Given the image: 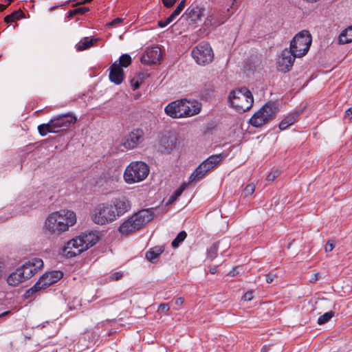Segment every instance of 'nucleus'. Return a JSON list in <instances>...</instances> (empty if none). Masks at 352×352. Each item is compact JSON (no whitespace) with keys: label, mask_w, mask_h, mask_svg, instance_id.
I'll use <instances>...</instances> for the list:
<instances>
[{"label":"nucleus","mask_w":352,"mask_h":352,"mask_svg":"<svg viewBox=\"0 0 352 352\" xmlns=\"http://www.w3.org/2000/svg\"><path fill=\"white\" fill-rule=\"evenodd\" d=\"M181 12L178 11L177 9H175V10L172 12V14L170 15L173 19H175L176 16H177Z\"/></svg>","instance_id":"53"},{"label":"nucleus","mask_w":352,"mask_h":352,"mask_svg":"<svg viewBox=\"0 0 352 352\" xmlns=\"http://www.w3.org/2000/svg\"><path fill=\"white\" fill-rule=\"evenodd\" d=\"M162 58V51L159 47H153L146 50L141 58V62L146 65L159 63Z\"/></svg>","instance_id":"16"},{"label":"nucleus","mask_w":352,"mask_h":352,"mask_svg":"<svg viewBox=\"0 0 352 352\" xmlns=\"http://www.w3.org/2000/svg\"><path fill=\"white\" fill-rule=\"evenodd\" d=\"M99 240L96 232L83 233L69 241L63 248V254L67 258L74 257L94 245Z\"/></svg>","instance_id":"3"},{"label":"nucleus","mask_w":352,"mask_h":352,"mask_svg":"<svg viewBox=\"0 0 352 352\" xmlns=\"http://www.w3.org/2000/svg\"><path fill=\"white\" fill-rule=\"evenodd\" d=\"M261 352H267V349L265 347H263L261 350Z\"/></svg>","instance_id":"58"},{"label":"nucleus","mask_w":352,"mask_h":352,"mask_svg":"<svg viewBox=\"0 0 352 352\" xmlns=\"http://www.w3.org/2000/svg\"><path fill=\"white\" fill-rule=\"evenodd\" d=\"M182 100L184 103L182 106L184 107V111H185L184 118L193 116L201 111V104L198 101L195 100H188L186 98L182 99Z\"/></svg>","instance_id":"19"},{"label":"nucleus","mask_w":352,"mask_h":352,"mask_svg":"<svg viewBox=\"0 0 352 352\" xmlns=\"http://www.w3.org/2000/svg\"><path fill=\"white\" fill-rule=\"evenodd\" d=\"M209 170L200 164L190 176V182H195L203 179Z\"/></svg>","instance_id":"24"},{"label":"nucleus","mask_w":352,"mask_h":352,"mask_svg":"<svg viewBox=\"0 0 352 352\" xmlns=\"http://www.w3.org/2000/svg\"><path fill=\"white\" fill-rule=\"evenodd\" d=\"M164 249L161 246H155L150 249L146 254V258L154 263L155 261L159 257V256L163 252Z\"/></svg>","instance_id":"26"},{"label":"nucleus","mask_w":352,"mask_h":352,"mask_svg":"<svg viewBox=\"0 0 352 352\" xmlns=\"http://www.w3.org/2000/svg\"><path fill=\"white\" fill-rule=\"evenodd\" d=\"M186 6V0H182L177 6L175 9H177L180 12L184 10Z\"/></svg>","instance_id":"47"},{"label":"nucleus","mask_w":352,"mask_h":352,"mask_svg":"<svg viewBox=\"0 0 352 352\" xmlns=\"http://www.w3.org/2000/svg\"><path fill=\"white\" fill-rule=\"evenodd\" d=\"M76 222L75 212L69 210H60L51 213L45 219L44 231L55 236L67 231Z\"/></svg>","instance_id":"2"},{"label":"nucleus","mask_w":352,"mask_h":352,"mask_svg":"<svg viewBox=\"0 0 352 352\" xmlns=\"http://www.w3.org/2000/svg\"><path fill=\"white\" fill-rule=\"evenodd\" d=\"M76 120L77 118L72 113L61 114L52 118L47 123L38 125V131L41 136H45L50 133H58L67 129Z\"/></svg>","instance_id":"5"},{"label":"nucleus","mask_w":352,"mask_h":352,"mask_svg":"<svg viewBox=\"0 0 352 352\" xmlns=\"http://www.w3.org/2000/svg\"><path fill=\"white\" fill-rule=\"evenodd\" d=\"M280 174V171L278 170H275L272 171L267 176L266 179L269 182L274 181L276 177H278Z\"/></svg>","instance_id":"38"},{"label":"nucleus","mask_w":352,"mask_h":352,"mask_svg":"<svg viewBox=\"0 0 352 352\" xmlns=\"http://www.w3.org/2000/svg\"><path fill=\"white\" fill-rule=\"evenodd\" d=\"M296 58L300 57L296 56L295 53L290 48H286L283 50L281 57L278 62L280 70L285 72L289 71L294 65Z\"/></svg>","instance_id":"14"},{"label":"nucleus","mask_w":352,"mask_h":352,"mask_svg":"<svg viewBox=\"0 0 352 352\" xmlns=\"http://www.w3.org/2000/svg\"><path fill=\"white\" fill-rule=\"evenodd\" d=\"M8 5H3V4H0V12H2L8 6Z\"/></svg>","instance_id":"55"},{"label":"nucleus","mask_w":352,"mask_h":352,"mask_svg":"<svg viewBox=\"0 0 352 352\" xmlns=\"http://www.w3.org/2000/svg\"><path fill=\"white\" fill-rule=\"evenodd\" d=\"M186 236H187V234L185 231L180 232L177 235L175 239L172 241L171 245H172L173 248H178L179 245H180V243L185 240Z\"/></svg>","instance_id":"33"},{"label":"nucleus","mask_w":352,"mask_h":352,"mask_svg":"<svg viewBox=\"0 0 352 352\" xmlns=\"http://www.w3.org/2000/svg\"><path fill=\"white\" fill-rule=\"evenodd\" d=\"M210 272L212 274H215L217 272V267L216 266H212L210 267Z\"/></svg>","instance_id":"54"},{"label":"nucleus","mask_w":352,"mask_h":352,"mask_svg":"<svg viewBox=\"0 0 352 352\" xmlns=\"http://www.w3.org/2000/svg\"><path fill=\"white\" fill-rule=\"evenodd\" d=\"M118 62V64L120 67H127L131 63V57L128 54H124L120 56Z\"/></svg>","instance_id":"32"},{"label":"nucleus","mask_w":352,"mask_h":352,"mask_svg":"<svg viewBox=\"0 0 352 352\" xmlns=\"http://www.w3.org/2000/svg\"><path fill=\"white\" fill-rule=\"evenodd\" d=\"M149 168L142 162H133L125 169L124 179L127 184H133L144 180L148 175Z\"/></svg>","instance_id":"7"},{"label":"nucleus","mask_w":352,"mask_h":352,"mask_svg":"<svg viewBox=\"0 0 352 352\" xmlns=\"http://www.w3.org/2000/svg\"><path fill=\"white\" fill-rule=\"evenodd\" d=\"M25 278L21 274L19 268H17L15 272L11 273L7 278V283L12 286H16L23 282Z\"/></svg>","instance_id":"23"},{"label":"nucleus","mask_w":352,"mask_h":352,"mask_svg":"<svg viewBox=\"0 0 352 352\" xmlns=\"http://www.w3.org/2000/svg\"><path fill=\"white\" fill-rule=\"evenodd\" d=\"M254 190H255V185L253 184H250L245 186V188H244V190L242 192V195L245 197H247L250 195H252L254 193Z\"/></svg>","instance_id":"37"},{"label":"nucleus","mask_w":352,"mask_h":352,"mask_svg":"<svg viewBox=\"0 0 352 352\" xmlns=\"http://www.w3.org/2000/svg\"><path fill=\"white\" fill-rule=\"evenodd\" d=\"M170 309L168 304L162 303L159 306L158 311L166 313Z\"/></svg>","instance_id":"44"},{"label":"nucleus","mask_w":352,"mask_h":352,"mask_svg":"<svg viewBox=\"0 0 352 352\" xmlns=\"http://www.w3.org/2000/svg\"><path fill=\"white\" fill-rule=\"evenodd\" d=\"M195 61L199 65H206L214 58V53L209 43L201 42L195 47L191 52Z\"/></svg>","instance_id":"10"},{"label":"nucleus","mask_w":352,"mask_h":352,"mask_svg":"<svg viewBox=\"0 0 352 352\" xmlns=\"http://www.w3.org/2000/svg\"><path fill=\"white\" fill-rule=\"evenodd\" d=\"M177 139L175 137L164 136L160 141L158 151L162 153H170L176 147Z\"/></svg>","instance_id":"21"},{"label":"nucleus","mask_w":352,"mask_h":352,"mask_svg":"<svg viewBox=\"0 0 352 352\" xmlns=\"http://www.w3.org/2000/svg\"><path fill=\"white\" fill-rule=\"evenodd\" d=\"M333 316V312L329 311L320 316L318 319V323L319 324H323L327 322Z\"/></svg>","instance_id":"35"},{"label":"nucleus","mask_w":352,"mask_h":352,"mask_svg":"<svg viewBox=\"0 0 352 352\" xmlns=\"http://www.w3.org/2000/svg\"><path fill=\"white\" fill-rule=\"evenodd\" d=\"M225 156L226 155L223 153L212 155L204 160L201 164L210 171L215 168L225 157Z\"/></svg>","instance_id":"22"},{"label":"nucleus","mask_w":352,"mask_h":352,"mask_svg":"<svg viewBox=\"0 0 352 352\" xmlns=\"http://www.w3.org/2000/svg\"><path fill=\"white\" fill-rule=\"evenodd\" d=\"M228 17L224 16L223 12L214 10L206 18L204 24L206 26L217 27L224 23Z\"/></svg>","instance_id":"18"},{"label":"nucleus","mask_w":352,"mask_h":352,"mask_svg":"<svg viewBox=\"0 0 352 352\" xmlns=\"http://www.w3.org/2000/svg\"><path fill=\"white\" fill-rule=\"evenodd\" d=\"M253 292L252 291L247 292L243 296V299L246 301H250L253 298Z\"/></svg>","instance_id":"43"},{"label":"nucleus","mask_w":352,"mask_h":352,"mask_svg":"<svg viewBox=\"0 0 352 352\" xmlns=\"http://www.w3.org/2000/svg\"><path fill=\"white\" fill-rule=\"evenodd\" d=\"M352 42V26L349 27L339 36V43L346 44Z\"/></svg>","instance_id":"27"},{"label":"nucleus","mask_w":352,"mask_h":352,"mask_svg":"<svg viewBox=\"0 0 352 352\" xmlns=\"http://www.w3.org/2000/svg\"><path fill=\"white\" fill-rule=\"evenodd\" d=\"M146 76V74L144 73H139L133 79H131V85L134 90L138 89L140 87Z\"/></svg>","instance_id":"30"},{"label":"nucleus","mask_w":352,"mask_h":352,"mask_svg":"<svg viewBox=\"0 0 352 352\" xmlns=\"http://www.w3.org/2000/svg\"><path fill=\"white\" fill-rule=\"evenodd\" d=\"M153 219L151 209H144L133 214L119 227V232L125 236L142 229Z\"/></svg>","instance_id":"4"},{"label":"nucleus","mask_w":352,"mask_h":352,"mask_svg":"<svg viewBox=\"0 0 352 352\" xmlns=\"http://www.w3.org/2000/svg\"><path fill=\"white\" fill-rule=\"evenodd\" d=\"M168 25V22H166V19L164 21V20H160V21H158V25L160 28H164V27H166Z\"/></svg>","instance_id":"51"},{"label":"nucleus","mask_w":352,"mask_h":352,"mask_svg":"<svg viewBox=\"0 0 352 352\" xmlns=\"http://www.w3.org/2000/svg\"><path fill=\"white\" fill-rule=\"evenodd\" d=\"M123 19L122 18H116L107 23V25L109 27H116L118 25L120 24L122 22Z\"/></svg>","instance_id":"40"},{"label":"nucleus","mask_w":352,"mask_h":352,"mask_svg":"<svg viewBox=\"0 0 352 352\" xmlns=\"http://www.w3.org/2000/svg\"><path fill=\"white\" fill-rule=\"evenodd\" d=\"M89 10V8L80 7L72 10H69L68 14L69 17H72L76 14H84Z\"/></svg>","instance_id":"34"},{"label":"nucleus","mask_w":352,"mask_h":352,"mask_svg":"<svg viewBox=\"0 0 352 352\" xmlns=\"http://www.w3.org/2000/svg\"><path fill=\"white\" fill-rule=\"evenodd\" d=\"M5 265L4 263L0 261V278L2 277L4 274Z\"/></svg>","instance_id":"52"},{"label":"nucleus","mask_w":352,"mask_h":352,"mask_svg":"<svg viewBox=\"0 0 352 352\" xmlns=\"http://www.w3.org/2000/svg\"><path fill=\"white\" fill-rule=\"evenodd\" d=\"M219 249V243H214L208 249L207 251V258L210 259V261H212L217 256Z\"/></svg>","instance_id":"31"},{"label":"nucleus","mask_w":352,"mask_h":352,"mask_svg":"<svg viewBox=\"0 0 352 352\" xmlns=\"http://www.w3.org/2000/svg\"><path fill=\"white\" fill-rule=\"evenodd\" d=\"M205 8L202 6L197 5H191L187 8L184 14L182 15V18L184 20L188 21L190 23H195L198 21H200L204 15Z\"/></svg>","instance_id":"15"},{"label":"nucleus","mask_w":352,"mask_h":352,"mask_svg":"<svg viewBox=\"0 0 352 352\" xmlns=\"http://www.w3.org/2000/svg\"><path fill=\"white\" fill-rule=\"evenodd\" d=\"M96 41V39H89L87 37L83 38V40L80 41L79 43L76 45V50L78 51H82L89 48L93 45L94 43Z\"/></svg>","instance_id":"28"},{"label":"nucleus","mask_w":352,"mask_h":352,"mask_svg":"<svg viewBox=\"0 0 352 352\" xmlns=\"http://www.w3.org/2000/svg\"><path fill=\"white\" fill-rule=\"evenodd\" d=\"M63 276L60 271H52L43 274L35 285L27 291L28 296L58 282Z\"/></svg>","instance_id":"11"},{"label":"nucleus","mask_w":352,"mask_h":352,"mask_svg":"<svg viewBox=\"0 0 352 352\" xmlns=\"http://www.w3.org/2000/svg\"><path fill=\"white\" fill-rule=\"evenodd\" d=\"M319 277H320V274L318 273L314 274L311 276L309 281L311 283H315L316 281H317L319 279Z\"/></svg>","instance_id":"50"},{"label":"nucleus","mask_w":352,"mask_h":352,"mask_svg":"<svg viewBox=\"0 0 352 352\" xmlns=\"http://www.w3.org/2000/svg\"><path fill=\"white\" fill-rule=\"evenodd\" d=\"M276 112V105L274 103L267 102L252 116L250 123L254 127H260L273 120Z\"/></svg>","instance_id":"9"},{"label":"nucleus","mask_w":352,"mask_h":352,"mask_svg":"<svg viewBox=\"0 0 352 352\" xmlns=\"http://www.w3.org/2000/svg\"><path fill=\"white\" fill-rule=\"evenodd\" d=\"M124 77L123 69L118 64V61H116L109 68V80L116 85H120L122 82Z\"/></svg>","instance_id":"20"},{"label":"nucleus","mask_w":352,"mask_h":352,"mask_svg":"<svg viewBox=\"0 0 352 352\" xmlns=\"http://www.w3.org/2000/svg\"><path fill=\"white\" fill-rule=\"evenodd\" d=\"M131 206V202L126 197L100 203L91 210L90 219L99 226L110 224L129 211Z\"/></svg>","instance_id":"1"},{"label":"nucleus","mask_w":352,"mask_h":352,"mask_svg":"<svg viewBox=\"0 0 352 352\" xmlns=\"http://www.w3.org/2000/svg\"><path fill=\"white\" fill-rule=\"evenodd\" d=\"M123 276V272H116L113 273L110 276V279L112 280H118L121 279Z\"/></svg>","instance_id":"39"},{"label":"nucleus","mask_w":352,"mask_h":352,"mask_svg":"<svg viewBox=\"0 0 352 352\" xmlns=\"http://www.w3.org/2000/svg\"><path fill=\"white\" fill-rule=\"evenodd\" d=\"M164 6L166 8L172 7L177 0H162Z\"/></svg>","instance_id":"45"},{"label":"nucleus","mask_w":352,"mask_h":352,"mask_svg":"<svg viewBox=\"0 0 352 352\" xmlns=\"http://www.w3.org/2000/svg\"><path fill=\"white\" fill-rule=\"evenodd\" d=\"M43 267V261L41 258H34L25 262L19 267L25 280L32 277L37 272Z\"/></svg>","instance_id":"12"},{"label":"nucleus","mask_w":352,"mask_h":352,"mask_svg":"<svg viewBox=\"0 0 352 352\" xmlns=\"http://www.w3.org/2000/svg\"><path fill=\"white\" fill-rule=\"evenodd\" d=\"M275 277H276V275H275V274H271V273H270V274H266V275H265V280H266V282H267V283H271L274 280V278H275Z\"/></svg>","instance_id":"46"},{"label":"nucleus","mask_w":352,"mask_h":352,"mask_svg":"<svg viewBox=\"0 0 352 352\" xmlns=\"http://www.w3.org/2000/svg\"><path fill=\"white\" fill-rule=\"evenodd\" d=\"M24 17V13L21 10H18L13 12L12 14L7 15L4 18V21L7 23H12L15 20H19Z\"/></svg>","instance_id":"29"},{"label":"nucleus","mask_w":352,"mask_h":352,"mask_svg":"<svg viewBox=\"0 0 352 352\" xmlns=\"http://www.w3.org/2000/svg\"><path fill=\"white\" fill-rule=\"evenodd\" d=\"M334 247L335 245L333 242L329 240L327 242L324 249L326 252H331L333 250Z\"/></svg>","instance_id":"41"},{"label":"nucleus","mask_w":352,"mask_h":352,"mask_svg":"<svg viewBox=\"0 0 352 352\" xmlns=\"http://www.w3.org/2000/svg\"><path fill=\"white\" fill-rule=\"evenodd\" d=\"M344 117L349 120L352 118V108H349L345 111Z\"/></svg>","instance_id":"48"},{"label":"nucleus","mask_w":352,"mask_h":352,"mask_svg":"<svg viewBox=\"0 0 352 352\" xmlns=\"http://www.w3.org/2000/svg\"><path fill=\"white\" fill-rule=\"evenodd\" d=\"M299 116L298 113H295L285 117L279 124V129L280 130H285L290 125L294 124L298 119Z\"/></svg>","instance_id":"25"},{"label":"nucleus","mask_w":352,"mask_h":352,"mask_svg":"<svg viewBox=\"0 0 352 352\" xmlns=\"http://www.w3.org/2000/svg\"><path fill=\"white\" fill-rule=\"evenodd\" d=\"M166 22H168V23H170L174 19H173L170 16H169L168 18L166 19Z\"/></svg>","instance_id":"56"},{"label":"nucleus","mask_w":352,"mask_h":352,"mask_svg":"<svg viewBox=\"0 0 352 352\" xmlns=\"http://www.w3.org/2000/svg\"><path fill=\"white\" fill-rule=\"evenodd\" d=\"M228 100L231 107L240 113L250 110L254 102L252 92L245 87L232 91Z\"/></svg>","instance_id":"6"},{"label":"nucleus","mask_w":352,"mask_h":352,"mask_svg":"<svg viewBox=\"0 0 352 352\" xmlns=\"http://www.w3.org/2000/svg\"><path fill=\"white\" fill-rule=\"evenodd\" d=\"M184 302V299L182 297H179L177 298L175 301V309H179V307L183 305Z\"/></svg>","instance_id":"42"},{"label":"nucleus","mask_w":352,"mask_h":352,"mask_svg":"<svg viewBox=\"0 0 352 352\" xmlns=\"http://www.w3.org/2000/svg\"><path fill=\"white\" fill-rule=\"evenodd\" d=\"M182 99L175 100L166 106L164 111L166 114L173 118H184V112Z\"/></svg>","instance_id":"17"},{"label":"nucleus","mask_w":352,"mask_h":352,"mask_svg":"<svg viewBox=\"0 0 352 352\" xmlns=\"http://www.w3.org/2000/svg\"><path fill=\"white\" fill-rule=\"evenodd\" d=\"M6 1L8 3V5H10L11 3V2H12L14 0H6Z\"/></svg>","instance_id":"57"},{"label":"nucleus","mask_w":352,"mask_h":352,"mask_svg":"<svg viewBox=\"0 0 352 352\" xmlns=\"http://www.w3.org/2000/svg\"><path fill=\"white\" fill-rule=\"evenodd\" d=\"M238 267L233 268L230 272H228V276L233 277L239 274V271L237 270Z\"/></svg>","instance_id":"49"},{"label":"nucleus","mask_w":352,"mask_h":352,"mask_svg":"<svg viewBox=\"0 0 352 352\" xmlns=\"http://www.w3.org/2000/svg\"><path fill=\"white\" fill-rule=\"evenodd\" d=\"M144 140V132L142 129H136L131 131L123 140L122 145L128 149L137 147Z\"/></svg>","instance_id":"13"},{"label":"nucleus","mask_w":352,"mask_h":352,"mask_svg":"<svg viewBox=\"0 0 352 352\" xmlns=\"http://www.w3.org/2000/svg\"><path fill=\"white\" fill-rule=\"evenodd\" d=\"M312 42L311 35L308 30H302L291 41L289 48L299 57L304 56L309 51Z\"/></svg>","instance_id":"8"},{"label":"nucleus","mask_w":352,"mask_h":352,"mask_svg":"<svg viewBox=\"0 0 352 352\" xmlns=\"http://www.w3.org/2000/svg\"><path fill=\"white\" fill-rule=\"evenodd\" d=\"M185 188H186V184H184L179 188H177L174 192V193L170 196L168 202L172 203L174 201H175L177 199V197L182 195V193L184 190Z\"/></svg>","instance_id":"36"}]
</instances>
